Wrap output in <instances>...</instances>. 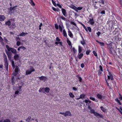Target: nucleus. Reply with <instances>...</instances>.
Masks as SVG:
<instances>
[{
    "mask_svg": "<svg viewBox=\"0 0 122 122\" xmlns=\"http://www.w3.org/2000/svg\"><path fill=\"white\" fill-rule=\"evenodd\" d=\"M3 57L4 58V60L5 62L4 65L5 66L6 70L8 71V63L7 61V56L5 53H4L3 55Z\"/></svg>",
    "mask_w": 122,
    "mask_h": 122,
    "instance_id": "nucleus-1",
    "label": "nucleus"
},
{
    "mask_svg": "<svg viewBox=\"0 0 122 122\" xmlns=\"http://www.w3.org/2000/svg\"><path fill=\"white\" fill-rule=\"evenodd\" d=\"M6 46L9 51H11V52L14 54H17V52L15 49L13 48L10 47L7 45H6Z\"/></svg>",
    "mask_w": 122,
    "mask_h": 122,
    "instance_id": "nucleus-2",
    "label": "nucleus"
},
{
    "mask_svg": "<svg viewBox=\"0 0 122 122\" xmlns=\"http://www.w3.org/2000/svg\"><path fill=\"white\" fill-rule=\"evenodd\" d=\"M35 69L32 66H30V69L27 70L26 72V75L30 74L33 72L34 71Z\"/></svg>",
    "mask_w": 122,
    "mask_h": 122,
    "instance_id": "nucleus-3",
    "label": "nucleus"
},
{
    "mask_svg": "<svg viewBox=\"0 0 122 122\" xmlns=\"http://www.w3.org/2000/svg\"><path fill=\"white\" fill-rule=\"evenodd\" d=\"M22 87V86H19L18 85V86H16V90H17L15 92V94L18 95L19 92V91H21V88Z\"/></svg>",
    "mask_w": 122,
    "mask_h": 122,
    "instance_id": "nucleus-4",
    "label": "nucleus"
},
{
    "mask_svg": "<svg viewBox=\"0 0 122 122\" xmlns=\"http://www.w3.org/2000/svg\"><path fill=\"white\" fill-rule=\"evenodd\" d=\"M15 7L14 6L13 7H11L10 9L9 10L8 12L9 14H13L14 12V8Z\"/></svg>",
    "mask_w": 122,
    "mask_h": 122,
    "instance_id": "nucleus-5",
    "label": "nucleus"
},
{
    "mask_svg": "<svg viewBox=\"0 0 122 122\" xmlns=\"http://www.w3.org/2000/svg\"><path fill=\"white\" fill-rule=\"evenodd\" d=\"M94 115L97 117H100L101 118H103V116L102 115H101L97 112H94Z\"/></svg>",
    "mask_w": 122,
    "mask_h": 122,
    "instance_id": "nucleus-6",
    "label": "nucleus"
},
{
    "mask_svg": "<svg viewBox=\"0 0 122 122\" xmlns=\"http://www.w3.org/2000/svg\"><path fill=\"white\" fill-rule=\"evenodd\" d=\"M38 77L40 80L44 81H45L47 79V78L46 76H42L40 77Z\"/></svg>",
    "mask_w": 122,
    "mask_h": 122,
    "instance_id": "nucleus-7",
    "label": "nucleus"
},
{
    "mask_svg": "<svg viewBox=\"0 0 122 122\" xmlns=\"http://www.w3.org/2000/svg\"><path fill=\"white\" fill-rule=\"evenodd\" d=\"M5 52H6V54H7V55L8 56V58L9 59V60L10 61H11V56L10 54V53H8V51H7L6 50H5Z\"/></svg>",
    "mask_w": 122,
    "mask_h": 122,
    "instance_id": "nucleus-8",
    "label": "nucleus"
},
{
    "mask_svg": "<svg viewBox=\"0 0 122 122\" xmlns=\"http://www.w3.org/2000/svg\"><path fill=\"white\" fill-rule=\"evenodd\" d=\"M5 19V17L4 15H0V21H3Z\"/></svg>",
    "mask_w": 122,
    "mask_h": 122,
    "instance_id": "nucleus-9",
    "label": "nucleus"
},
{
    "mask_svg": "<svg viewBox=\"0 0 122 122\" xmlns=\"http://www.w3.org/2000/svg\"><path fill=\"white\" fill-rule=\"evenodd\" d=\"M71 113L69 111H68L66 112L65 113L64 115L66 117L68 116H71Z\"/></svg>",
    "mask_w": 122,
    "mask_h": 122,
    "instance_id": "nucleus-10",
    "label": "nucleus"
},
{
    "mask_svg": "<svg viewBox=\"0 0 122 122\" xmlns=\"http://www.w3.org/2000/svg\"><path fill=\"white\" fill-rule=\"evenodd\" d=\"M97 96L98 98L101 99H103L104 98L103 96L100 94H98L97 95Z\"/></svg>",
    "mask_w": 122,
    "mask_h": 122,
    "instance_id": "nucleus-11",
    "label": "nucleus"
},
{
    "mask_svg": "<svg viewBox=\"0 0 122 122\" xmlns=\"http://www.w3.org/2000/svg\"><path fill=\"white\" fill-rule=\"evenodd\" d=\"M14 56V58L15 60H18L19 58V56L18 54H16Z\"/></svg>",
    "mask_w": 122,
    "mask_h": 122,
    "instance_id": "nucleus-12",
    "label": "nucleus"
},
{
    "mask_svg": "<svg viewBox=\"0 0 122 122\" xmlns=\"http://www.w3.org/2000/svg\"><path fill=\"white\" fill-rule=\"evenodd\" d=\"M61 11L63 15L65 16H66V12L65 10L64 9L62 8L61 9Z\"/></svg>",
    "mask_w": 122,
    "mask_h": 122,
    "instance_id": "nucleus-13",
    "label": "nucleus"
},
{
    "mask_svg": "<svg viewBox=\"0 0 122 122\" xmlns=\"http://www.w3.org/2000/svg\"><path fill=\"white\" fill-rule=\"evenodd\" d=\"M94 20L93 18L90 19L89 20V22H90V24L92 25L94 24V22L93 21Z\"/></svg>",
    "mask_w": 122,
    "mask_h": 122,
    "instance_id": "nucleus-14",
    "label": "nucleus"
},
{
    "mask_svg": "<svg viewBox=\"0 0 122 122\" xmlns=\"http://www.w3.org/2000/svg\"><path fill=\"white\" fill-rule=\"evenodd\" d=\"M83 54L82 53H79L78 55V56L79 59H81L83 56Z\"/></svg>",
    "mask_w": 122,
    "mask_h": 122,
    "instance_id": "nucleus-15",
    "label": "nucleus"
},
{
    "mask_svg": "<svg viewBox=\"0 0 122 122\" xmlns=\"http://www.w3.org/2000/svg\"><path fill=\"white\" fill-rule=\"evenodd\" d=\"M19 71V67L17 66H16L15 70V72L17 73H18V71Z\"/></svg>",
    "mask_w": 122,
    "mask_h": 122,
    "instance_id": "nucleus-16",
    "label": "nucleus"
},
{
    "mask_svg": "<svg viewBox=\"0 0 122 122\" xmlns=\"http://www.w3.org/2000/svg\"><path fill=\"white\" fill-rule=\"evenodd\" d=\"M28 33L27 32L24 33V32H22L20 34L19 36H25Z\"/></svg>",
    "mask_w": 122,
    "mask_h": 122,
    "instance_id": "nucleus-17",
    "label": "nucleus"
},
{
    "mask_svg": "<svg viewBox=\"0 0 122 122\" xmlns=\"http://www.w3.org/2000/svg\"><path fill=\"white\" fill-rule=\"evenodd\" d=\"M50 90V88L48 87H46L45 88V92H46V93L49 92Z\"/></svg>",
    "mask_w": 122,
    "mask_h": 122,
    "instance_id": "nucleus-18",
    "label": "nucleus"
},
{
    "mask_svg": "<svg viewBox=\"0 0 122 122\" xmlns=\"http://www.w3.org/2000/svg\"><path fill=\"white\" fill-rule=\"evenodd\" d=\"M5 24L6 25L10 26L11 25V22L10 21H8L5 23Z\"/></svg>",
    "mask_w": 122,
    "mask_h": 122,
    "instance_id": "nucleus-19",
    "label": "nucleus"
},
{
    "mask_svg": "<svg viewBox=\"0 0 122 122\" xmlns=\"http://www.w3.org/2000/svg\"><path fill=\"white\" fill-rule=\"evenodd\" d=\"M59 28L60 31L62 32V29L64 28L63 26L62 25V26L59 25Z\"/></svg>",
    "mask_w": 122,
    "mask_h": 122,
    "instance_id": "nucleus-20",
    "label": "nucleus"
},
{
    "mask_svg": "<svg viewBox=\"0 0 122 122\" xmlns=\"http://www.w3.org/2000/svg\"><path fill=\"white\" fill-rule=\"evenodd\" d=\"M11 63L13 68L14 69L15 68V66L14 61L11 60Z\"/></svg>",
    "mask_w": 122,
    "mask_h": 122,
    "instance_id": "nucleus-21",
    "label": "nucleus"
},
{
    "mask_svg": "<svg viewBox=\"0 0 122 122\" xmlns=\"http://www.w3.org/2000/svg\"><path fill=\"white\" fill-rule=\"evenodd\" d=\"M63 34L64 36L66 37L67 36V34L66 30L65 29H64L63 30Z\"/></svg>",
    "mask_w": 122,
    "mask_h": 122,
    "instance_id": "nucleus-22",
    "label": "nucleus"
},
{
    "mask_svg": "<svg viewBox=\"0 0 122 122\" xmlns=\"http://www.w3.org/2000/svg\"><path fill=\"white\" fill-rule=\"evenodd\" d=\"M82 47L80 46H78V53H80L82 51Z\"/></svg>",
    "mask_w": 122,
    "mask_h": 122,
    "instance_id": "nucleus-23",
    "label": "nucleus"
},
{
    "mask_svg": "<svg viewBox=\"0 0 122 122\" xmlns=\"http://www.w3.org/2000/svg\"><path fill=\"white\" fill-rule=\"evenodd\" d=\"M85 96V95L84 94L81 95L80 96V97L79 98H77V99H78L80 98L83 99L84 98Z\"/></svg>",
    "mask_w": 122,
    "mask_h": 122,
    "instance_id": "nucleus-24",
    "label": "nucleus"
},
{
    "mask_svg": "<svg viewBox=\"0 0 122 122\" xmlns=\"http://www.w3.org/2000/svg\"><path fill=\"white\" fill-rule=\"evenodd\" d=\"M96 41L99 44H100V45H101V46H104V43H103L97 40H96Z\"/></svg>",
    "mask_w": 122,
    "mask_h": 122,
    "instance_id": "nucleus-25",
    "label": "nucleus"
},
{
    "mask_svg": "<svg viewBox=\"0 0 122 122\" xmlns=\"http://www.w3.org/2000/svg\"><path fill=\"white\" fill-rule=\"evenodd\" d=\"M31 119V117L30 116H29L27 118L25 119V120L26 122H29V121L30 120V119Z\"/></svg>",
    "mask_w": 122,
    "mask_h": 122,
    "instance_id": "nucleus-26",
    "label": "nucleus"
},
{
    "mask_svg": "<svg viewBox=\"0 0 122 122\" xmlns=\"http://www.w3.org/2000/svg\"><path fill=\"white\" fill-rule=\"evenodd\" d=\"M68 34L69 36L71 37L72 36V33H71V32L69 30H68Z\"/></svg>",
    "mask_w": 122,
    "mask_h": 122,
    "instance_id": "nucleus-27",
    "label": "nucleus"
},
{
    "mask_svg": "<svg viewBox=\"0 0 122 122\" xmlns=\"http://www.w3.org/2000/svg\"><path fill=\"white\" fill-rule=\"evenodd\" d=\"M3 40L1 36H0V41L2 45H4V43L3 42Z\"/></svg>",
    "mask_w": 122,
    "mask_h": 122,
    "instance_id": "nucleus-28",
    "label": "nucleus"
},
{
    "mask_svg": "<svg viewBox=\"0 0 122 122\" xmlns=\"http://www.w3.org/2000/svg\"><path fill=\"white\" fill-rule=\"evenodd\" d=\"M14 78L13 76L12 77V85H14L15 84V82H14Z\"/></svg>",
    "mask_w": 122,
    "mask_h": 122,
    "instance_id": "nucleus-29",
    "label": "nucleus"
},
{
    "mask_svg": "<svg viewBox=\"0 0 122 122\" xmlns=\"http://www.w3.org/2000/svg\"><path fill=\"white\" fill-rule=\"evenodd\" d=\"M71 7L76 11V7L75 5H71Z\"/></svg>",
    "mask_w": 122,
    "mask_h": 122,
    "instance_id": "nucleus-30",
    "label": "nucleus"
},
{
    "mask_svg": "<svg viewBox=\"0 0 122 122\" xmlns=\"http://www.w3.org/2000/svg\"><path fill=\"white\" fill-rule=\"evenodd\" d=\"M30 3L32 6H35V4L32 0H30Z\"/></svg>",
    "mask_w": 122,
    "mask_h": 122,
    "instance_id": "nucleus-31",
    "label": "nucleus"
},
{
    "mask_svg": "<svg viewBox=\"0 0 122 122\" xmlns=\"http://www.w3.org/2000/svg\"><path fill=\"white\" fill-rule=\"evenodd\" d=\"M81 23V25H82V26H83V27H84V28L85 29V30L86 31H87L88 30L87 29V28H86V27L84 25H83L82 23Z\"/></svg>",
    "mask_w": 122,
    "mask_h": 122,
    "instance_id": "nucleus-32",
    "label": "nucleus"
},
{
    "mask_svg": "<svg viewBox=\"0 0 122 122\" xmlns=\"http://www.w3.org/2000/svg\"><path fill=\"white\" fill-rule=\"evenodd\" d=\"M77 77L79 79V81L80 82H81L82 81V79L81 78L78 76V75H77Z\"/></svg>",
    "mask_w": 122,
    "mask_h": 122,
    "instance_id": "nucleus-33",
    "label": "nucleus"
},
{
    "mask_svg": "<svg viewBox=\"0 0 122 122\" xmlns=\"http://www.w3.org/2000/svg\"><path fill=\"white\" fill-rule=\"evenodd\" d=\"M115 101L117 102L120 105H122V103H121V102H120L119 100L117 98L116 99H115Z\"/></svg>",
    "mask_w": 122,
    "mask_h": 122,
    "instance_id": "nucleus-34",
    "label": "nucleus"
},
{
    "mask_svg": "<svg viewBox=\"0 0 122 122\" xmlns=\"http://www.w3.org/2000/svg\"><path fill=\"white\" fill-rule=\"evenodd\" d=\"M60 17L64 21H66V19L63 16H61Z\"/></svg>",
    "mask_w": 122,
    "mask_h": 122,
    "instance_id": "nucleus-35",
    "label": "nucleus"
},
{
    "mask_svg": "<svg viewBox=\"0 0 122 122\" xmlns=\"http://www.w3.org/2000/svg\"><path fill=\"white\" fill-rule=\"evenodd\" d=\"M113 49L112 47L111 48H110L109 49V53L111 54H112V51L113 50Z\"/></svg>",
    "mask_w": 122,
    "mask_h": 122,
    "instance_id": "nucleus-36",
    "label": "nucleus"
},
{
    "mask_svg": "<svg viewBox=\"0 0 122 122\" xmlns=\"http://www.w3.org/2000/svg\"><path fill=\"white\" fill-rule=\"evenodd\" d=\"M85 102L86 103H88V102H89V103H91V102L89 100H85Z\"/></svg>",
    "mask_w": 122,
    "mask_h": 122,
    "instance_id": "nucleus-37",
    "label": "nucleus"
},
{
    "mask_svg": "<svg viewBox=\"0 0 122 122\" xmlns=\"http://www.w3.org/2000/svg\"><path fill=\"white\" fill-rule=\"evenodd\" d=\"M69 94L70 97H71L73 98L74 97V96L73 94L72 93L70 92Z\"/></svg>",
    "mask_w": 122,
    "mask_h": 122,
    "instance_id": "nucleus-38",
    "label": "nucleus"
},
{
    "mask_svg": "<svg viewBox=\"0 0 122 122\" xmlns=\"http://www.w3.org/2000/svg\"><path fill=\"white\" fill-rule=\"evenodd\" d=\"M100 108L103 112H105L106 110L103 107H101Z\"/></svg>",
    "mask_w": 122,
    "mask_h": 122,
    "instance_id": "nucleus-39",
    "label": "nucleus"
},
{
    "mask_svg": "<svg viewBox=\"0 0 122 122\" xmlns=\"http://www.w3.org/2000/svg\"><path fill=\"white\" fill-rule=\"evenodd\" d=\"M4 122H10V119H6L4 120Z\"/></svg>",
    "mask_w": 122,
    "mask_h": 122,
    "instance_id": "nucleus-40",
    "label": "nucleus"
},
{
    "mask_svg": "<svg viewBox=\"0 0 122 122\" xmlns=\"http://www.w3.org/2000/svg\"><path fill=\"white\" fill-rule=\"evenodd\" d=\"M70 23L71 24L73 25H74L75 26H76V24L73 21H71Z\"/></svg>",
    "mask_w": 122,
    "mask_h": 122,
    "instance_id": "nucleus-41",
    "label": "nucleus"
},
{
    "mask_svg": "<svg viewBox=\"0 0 122 122\" xmlns=\"http://www.w3.org/2000/svg\"><path fill=\"white\" fill-rule=\"evenodd\" d=\"M82 8V7H78L77 8V12L78 11V10H81Z\"/></svg>",
    "mask_w": 122,
    "mask_h": 122,
    "instance_id": "nucleus-42",
    "label": "nucleus"
},
{
    "mask_svg": "<svg viewBox=\"0 0 122 122\" xmlns=\"http://www.w3.org/2000/svg\"><path fill=\"white\" fill-rule=\"evenodd\" d=\"M42 92L43 93H45V88L43 87L41 88Z\"/></svg>",
    "mask_w": 122,
    "mask_h": 122,
    "instance_id": "nucleus-43",
    "label": "nucleus"
},
{
    "mask_svg": "<svg viewBox=\"0 0 122 122\" xmlns=\"http://www.w3.org/2000/svg\"><path fill=\"white\" fill-rule=\"evenodd\" d=\"M99 2L100 3H102L103 5L104 4V2L103 0H100L99 1Z\"/></svg>",
    "mask_w": 122,
    "mask_h": 122,
    "instance_id": "nucleus-44",
    "label": "nucleus"
},
{
    "mask_svg": "<svg viewBox=\"0 0 122 122\" xmlns=\"http://www.w3.org/2000/svg\"><path fill=\"white\" fill-rule=\"evenodd\" d=\"M52 1L53 4L55 6H56V4L55 2H54L53 0H52Z\"/></svg>",
    "mask_w": 122,
    "mask_h": 122,
    "instance_id": "nucleus-45",
    "label": "nucleus"
},
{
    "mask_svg": "<svg viewBox=\"0 0 122 122\" xmlns=\"http://www.w3.org/2000/svg\"><path fill=\"white\" fill-rule=\"evenodd\" d=\"M99 68H100V71H103V68H102V66H101L100 65L99 66Z\"/></svg>",
    "mask_w": 122,
    "mask_h": 122,
    "instance_id": "nucleus-46",
    "label": "nucleus"
},
{
    "mask_svg": "<svg viewBox=\"0 0 122 122\" xmlns=\"http://www.w3.org/2000/svg\"><path fill=\"white\" fill-rule=\"evenodd\" d=\"M21 44V43L19 41H17V42L16 44L18 46H19Z\"/></svg>",
    "mask_w": 122,
    "mask_h": 122,
    "instance_id": "nucleus-47",
    "label": "nucleus"
},
{
    "mask_svg": "<svg viewBox=\"0 0 122 122\" xmlns=\"http://www.w3.org/2000/svg\"><path fill=\"white\" fill-rule=\"evenodd\" d=\"M21 49H22L23 50H25L26 49V48L24 46H21L20 47Z\"/></svg>",
    "mask_w": 122,
    "mask_h": 122,
    "instance_id": "nucleus-48",
    "label": "nucleus"
},
{
    "mask_svg": "<svg viewBox=\"0 0 122 122\" xmlns=\"http://www.w3.org/2000/svg\"><path fill=\"white\" fill-rule=\"evenodd\" d=\"M55 27L56 29H58V25L57 24H56L55 25Z\"/></svg>",
    "mask_w": 122,
    "mask_h": 122,
    "instance_id": "nucleus-49",
    "label": "nucleus"
},
{
    "mask_svg": "<svg viewBox=\"0 0 122 122\" xmlns=\"http://www.w3.org/2000/svg\"><path fill=\"white\" fill-rule=\"evenodd\" d=\"M56 40L57 41H58V42H60L61 41L60 39L58 37H56Z\"/></svg>",
    "mask_w": 122,
    "mask_h": 122,
    "instance_id": "nucleus-50",
    "label": "nucleus"
},
{
    "mask_svg": "<svg viewBox=\"0 0 122 122\" xmlns=\"http://www.w3.org/2000/svg\"><path fill=\"white\" fill-rule=\"evenodd\" d=\"M93 54H94V55L95 56H97V53L96 52H95V51H93Z\"/></svg>",
    "mask_w": 122,
    "mask_h": 122,
    "instance_id": "nucleus-51",
    "label": "nucleus"
},
{
    "mask_svg": "<svg viewBox=\"0 0 122 122\" xmlns=\"http://www.w3.org/2000/svg\"><path fill=\"white\" fill-rule=\"evenodd\" d=\"M90 50H87L86 51V54L87 55H88L90 52Z\"/></svg>",
    "mask_w": 122,
    "mask_h": 122,
    "instance_id": "nucleus-52",
    "label": "nucleus"
},
{
    "mask_svg": "<svg viewBox=\"0 0 122 122\" xmlns=\"http://www.w3.org/2000/svg\"><path fill=\"white\" fill-rule=\"evenodd\" d=\"M90 99L91 100H92L93 101H95V99L93 97H90Z\"/></svg>",
    "mask_w": 122,
    "mask_h": 122,
    "instance_id": "nucleus-53",
    "label": "nucleus"
},
{
    "mask_svg": "<svg viewBox=\"0 0 122 122\" xmlns=\"http://www.w3.org/2000/svg\"><path fill=\"white\" fill-rule=\"evenodd\" d=\"M67 42L69 46L71 45V43L70 41H67Z\"/></svg>",
    "mask_w": 122,
    "mask_h": 122,
    "instance_id": "nucleus-54",
    "label": "nucleus"
},
{
    "mask_svg": "<svg viewBox=\"0 0 122 122\" xmlns=\"http://www.w3.org/2000/svg\"><path fill=\"white\" fill-rule=\"evenodd\" d=\"M87 29H88V30L90 32H91V29L90 27H87Z\"/></svg>",
    "mask_w": 122,
    "mask_h": 122,
    "instance_id": "nucleus-55",
    "label": "nucleus"
},
{
    "mask_svg": "<svg viewBox=\"0 0 122 122\" xmlns=\"http://www.w3.org/2000/svg\"><path fill=\"white\" fill-rule=\"evenodd\" d=\"M81 43L82 45H84L85 44V42L83 41H81Z\"/></svg>",
    "mask_w": 122,
    "mask_h": 122,
    "instance_id": "nucleus-56",
    "label": "nucleus"
},
{
    "mask_svg": "<svg viewBox=\"0 0 122 122\" xmlns=\"http://www.w3.org/2000/svg\"><path fill=\"white\" fill-rule=\"evenodd\" d=\"M101 34V33L100 32H98L97 33V35L98 36H99Z\"/></svg>",
    "mask_w": 122,
    "mask_h": 122,
    "instance_id": "nucleus-57",
    "label": "nucleus"
},
{
    "mask_svg": "<svg viewBox=\"0 0 122 122\" xmlns=\"http://www.w3.org/2000/svg\"><path fill=\"white\" fill-rule=\"evenodd\" d=\"M12 27L14 28H15V27L16 26L15 25V24H12Z\"/></svg>",
    "mask_w": 122,
    "mask_h": 122,
    "instance_id": "nucleus-58",
    "label": "nucleus"
},
{
    "mask_svg": "<svg viewBox=\"0 0 122 122\" xmlns=\"http://www.w3.org/2000/svg\"><path fill=\"white\" fill-rule=\"evenodd\" d=\"M84 65L83 63H82L81 64V66L82 68H83L84 67Z\"/></svg>",
    "mask_w": 122,
    "mask_h": 122,
    "instance_id": "nucleus-59",
    "label": "nucleus"
},
{
    "mask_svg": "<svg viewBox=\"0 0 122 122\" xmlns=\"http://www.w3.org/2000/svg\"><path fill=\"white\" fill-rule=\"evenodd\" d=\"M101 14H105V11L104 10H102V11L101 12Z\"/></svg>",
    "mask_w": 122,
    "mask_h": 122,
    "instance_id": "nucleus-60",
    "label": "nucleus"
},
{
    "mask_svg": "<svg viewBox=\"0 0 122 122\" xmlns=\"http://www.w3.org/2000/svg\"><path fill=\"white\" fill-rule=\"evenodd\" d=\"M72 50L74 53H75L76 52V50L74 48H72Z\"/></svg>",
    "mask_w": 122,
    "mask_h": 122,
    "instance_id": "nucleus-61",
    "label": "nucleus"
},
{
    "mask_svg": "<svg viewBox=\"0 0 122 122\" xmlns=\"http://www.w3.org/2000/svg\"><path fill=\"white\" fill-rule=\"evenodd\" d=\"M120 97H119V98L120 99V100H122V96L120 94Z\"/></svg>",
    "mask_w": 122,
    "mask_h": 122,
    "instance_id": "nucleus-62",
    "label": "nucleus"
},
{
    "mask_svg": "<svg viewBox=\"0 0 122 122\" xmlns=\"http://www.w3.org/2000/svg\"><path fill=\"white\" fill-rule=\"evenodd\" d=\"M109 75H110V77H112V76H113L112 75V74L111 72H109Z\"/></svg>",
    "mask_w": 122,
    "mask_h": 122,
    "instance_id": "nucleus-63",
    "label": "nucleus"
},
{
    "mask_svg": "<svg viewBox=\"0 0 122 122\" xmlns=\"http://www.w3.org/2000/svg\"><path fill=\"white\" fill-rule=\"evenodd\" d=\"M120 3L122 5V0H119Z\"/></svg>",
    "mask_w": 122,
    "mask_h": 122,
    "instance_id": "nucleus-64",
    "label": "nucleus"
}]
</instances>
